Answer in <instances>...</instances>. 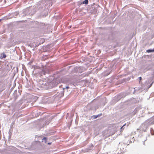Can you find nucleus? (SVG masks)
Here are the masks:
<instances>
[{
	"instance_id": "1",
	"label": "nucleus",
	"mask_w": 154,
	"mask_h": 154,
	"mask_svg": "<svg viewBox=\"0 0 154 154\" xmlns=\"http://www.w3.org/2000/svg\"><path fill=\"white\" fill-rule=\"evenodd\" d=\"M62 82L61 78L60 77H57L54 78L52 82L50 83V85L52 87H55L57 86L59 83Z\"/></svg>"
},
{
	"instance_id": "2",
	"label": "nucleus",
	"mask_w": 154,
	"mask_h": 154,
	"mask_svg": "<svg viewBox=\"0 0 154 154\" xmlns=\"http://www.w3.org/2000/svg\"><path fill=\"white\" fill-rule=\"evenodd\" d=\"M35 69V68H34ZM48 68H36L38 72L41 75L48 74L50 72L49 70L47 69Z\"/></svg>"
},
{
	"instance_id": "3",
	"label": "nucleus",
	"mask_w": 154,
	"mask_h": 154,
	"mask_svg": "<svg viewBox=\"0 0 154 154\" xmlns=\"http://www.w3.org/2000/svg\"><path fill=\"white\" fill-rule=\"evenodd\" d=\"M59 93V92H57V93L54 95L52 97H50L47 98V101H48L49 103H53L55 100H58L61 97H59L58 95V94Z\"/></svg>"
},
{
	"instance_id": "4",
	"label": "nucleus",
	"mask_w": 154,
	"mask_h": 154,
	"mask_svg": "<svg viewBox=\"0 0 154 154\" xmlns=\"http://www.w3.org/2000/svg\"><path fill=\"white\" fill-rule=\"evenodd\" d=\"M127 95V93L125 92H122L119 93L117 96H116L115 97L116 101H119L121 98L125 97Z\"/></svg>"
},
{
	"instance_id": "5",
	"label": "nucleus",
	"mask_w": 154,
	"mask_h": 154,
	"mask_svg": "<svg viewBox=\"0 0 154 154\" xmlns=\"http://www.w3.org/2000/svg\"><path fill=\"white\" fill-rule=\"evenodd\" d=\"M69 87L68 86H66L65 87H61L62 88L61 89V91L59 92L58 95L59 97H62L64 95V93L65 92V90L67 91V89L69 88Z\"/></svg>"
},
{
	"instance_id": "6",
	"label": "nucleus",
	"mask_w": 154,
	"mask_h": 154,
	"mask_svg": "<svg viewBox=\"0 0 154 154\" xmlns=\"http://www.w3.org/2000/svg\"><path fill=\"white\" fill-rule=\"evenodd\" d=\"M38 137V138H39V139H42V142H45V143H46L47 142V140L48 139V138L46 137H43L42 135H40L39 136H36L35 137Z\"/></svg>"
},
{
	"instance_id": "7",
	"label": "nucleus",
	"mask_w": 154,
	"mask_h": 154,
	"mask_svg": "<svg viewBox=\"0 0 154 154\" xmlns=\"http://www.w3.org/2000/svg\"><path fill=\"white\" fill-rule=\"evenodd\" d=\"M143 70V73H145L147 70H149L151 71V75L152 77L154 78V68L153 69H152V68H149L148 69V68H145V69H144Z\"/></svg>"
},
{
	"instance_id": "8",
	"label": "nucleus",
	"mask_w": 154,
	"mask_h": 154,
	"mask_svg": "<svg viewBox=\"0 0 154 154\" xmlns=\"http://www.w3.org/2000/svg\"><path fill=\"white\" fill-rule=\"evenodd\" d=\"M20 95V93L19 91H17V90L15 91L14 94L13 95L15 97V99H16L17 97H18L19 95Z\"/></svg>"
},
{
	"instance_id": "9",
	"label": "nucleus",
	"mask_w": 154,
	"mask_h": 154,
	"mask_svg": "<svg viewBox=\"0 0 154 154\" xmlns=\"http://www.w3.org/2000/svg\"><path fill=\"white\" fill-rule=\"evenodd\" d=\"M57 72H58L60 74L64 75L65 74L66 70L65 69H63L59 70L58 71H57Z\"/></svg>"
},
{
	"instance_id": "10",
	"label": "nucleus",
	"mask_w": 154,
	"mask_h": 154,
	"mask_svg": "<svg viewBox=\"0 0 154 154\" xmlns=\"http://www.w3.org/2000/svg\"><path fill=\"white\" fill-rule=\"evenodd\" d=\"M102 113H101L98 114L97 115H93L92 116H91V118L93 119H95L98 117L101 116H102Z\"/></svg>"
},
{
	"instance_id": "11",
	"label": "nucleus",
	"mask_w": 154,
	"mask_h": 154,
	"mask_svg": "<svg viewBox=\"0 0 154 154\" xmlns=\"http://www.w3.org/2000/svg\"><path fill=\"white\" fill-rule=\"evenodd\" d=\"M93 147V144H91V145L90 146L88 147L86 149L87 150L86 151H88L89 150L92 149Z\"/></svg>"
},
{
	"instance_id": "12",
	"label": "nucleus",
	"mask_w": 154,
	"mask_h": 154,
	"mask_svg": "<svg viewBox=\"0 0 154 154\" xmlns=\"http://www.w3.org/2000/svg\"><path fill=\"white\" fill-rule=\"evenodd\" d=\"M112 71V70H109V71L108 72H104V75L105 76H107L108 75H109L110 73Z\"/></svg>"
},
{
	"instance_id": "13",
	"label": "nucleus",
	"mask_w": 154,
	"mask_h": 154,
	"mask_svg": "<svg viewBox=\"0 0 154 154\" xmlns=\"http://www.w3.org/2000/svg\"><path fill=\"white\" fill-rule=\"evenodd\" d=\"M52 119H48L45 122V125H47L49 124V123L51 122Z\"/></svg>"
},
{
	"instance_id": "14",
	"label": "nucleus",
	"mask_w": 154,
	"mask_h": 154,
	"mask_svg": "<svg viewBox=\"0 0 154 154\" xmlns=\"http://www.w3.org/2000/svg\"><path fill=\"white\" fill-rule=\"evenodd\" d=\"M79 68H74L73 69H72V73H74L75 72H77L78 71V69Z\"/></svg>"
},
{
	"instance_id": "15",
	"label": "nucleus",
	"mask_w": 154,
	"mask_h": 154,
	"mask_svg": "<svg viewBox=\"0 0 154 154\" xmlns=\"http://www.w3.org/2000/svg\"><path fill=\"white\" fill-rule=\"evenodd\" d=\"M126 125V124L125 123L120 128V131L122 132L124 130L125 128V126Z\"/></svg>"
},
{
	"instance_id": "16",
	"label": "nucleus",
	"mask_w": 154,
	"mask_h": 154,
	"mask_svg": "<svg viewBox=\"0 0 154 154\" xmlns=\"http://www.w3.org/2000/svg\"><path fill=\"white\" fill-rule=\"evenodd\" d=\"M140 108L139 107H137L133 111V114H134L136 113L137 112L138 110L140 109Z\"/></svg>"
},
{
	"instance_id": "17",
	"label": "nucleus",
	"mask_w": 154,
	"mask_h": 154,
	"mask_svg": "<svg viewBox=\"0 0 154 154\" xmlns=\"http://www.w3.org/2000/svg\"><path fill=\"white\" fill-rule=\"evenodd\" d=\"M150 132L152 135H154V130L152 128L150 129Z\"/></svg>"
},
{
	"instance_id": "18",
	"label": "nucleus",
	"mask_w": 154,
	"mask_h": 154,
	"mask_svg": "<svg viewBox=\"0 0 154 154\" xmlns=\"http://www.w3.org/2000/svg\"><path fill=\"white\" fill-rule=\"evenodd\" d=\"M146 52L148 53H150L151 52H154V48L153 49H149L146 50Z\"/></svg>"
},
{
	"instance_id": "19",
	"label": "nucleus",
	"mask_w": 154,
	"mask_h": 154,
	"mask_svg": "<svg viewBox=\"0 0 154 154\" xmlns=\"http://www.w3.org/2000/svg\"><path fill=\"white\" fill-rule=\"evenodd\" d=\"M154 82H152L149 85H148L147 87V90H148L152 86V84Z\"/></svg>"
},
{
	"instance_id": "20",
	"label": "nucleus",
	"mask_w": 154,
	"mask_h": 154,
	"mask_svg": "<svg viewBox=\"0 0 154 154\" xmlns=\"http://www.w3.org/2000/svg\"><path fill=\"white\" fill-rule=\"evenodd\" d=\"M6 55L4 54H3L0 57L1 58H5L6 57Z\"/></svg>"
},
{
	"instance_id": "21",
	"label": "nucleus",
	"mask_w": 154,
	"mask_h": 154,
	"mask_svg": "<svg viewBox=\"0 0 154 154\" xmlns=\"http://www.w3.org/2000/svg\"><path fill=\"white\" fill-rule=\"evenodd\" d=\"M134 92H133L134 94L135 92V91H137L139 90V88H134Z\"/></svg>"
},
{
	"instance_id": "22",
	"label": "nucleus",
	"mask_w": 154,
	"mask_h": 154,
	"mask_svg": "<svg viewBox=\"0 0 154 154\" xmlns=\"http://www.w3.org/2000/svg\"><path fill=\"white\" fill-rule=\"evenodd\" d=\"M83 3L85 4H87L88 3V0H85L83 2Z\"/></svg>"
},
{
	"instance_id": "23",
	"label": "nucleus",
	"mask_w": 154,
	"mask_h": 154,
	"mask_svg": "<svg viewBox=\"0 0 154 154\" xmlns=\"http://www.w3.org/2000/svg\"><path fill=\"white\" fill-rule=\"evenodd\" d=\"M138 79L139 80V83H140L142 80V77H140L138 78Z\"/></svg>"
},
{
	"instance_id": "24",
	"label": "nucleus",
	"mask_w": 154,
	"mask_h": 154,
	"mask_svg": "<svg viewBox=\"0 0 154 154\" xmlns=\"http://www.w3.org/2000/svg\"><path fill=\"white\" fill-rule=\"evenodd\" d=\"M48 83H43L42 85L46 86L48 85Z\"/></svg>"
},
{
	"instance_id": "25",
	"label": "nucleus",
	"mask_w": 154,
	"mask_h": 154,
	"mask_svg": "<svg viewBox=\"0 0 154 154\" xmlns=\"http://www.w3.org/2000/svg\"><path fill=\"white\" fill-rule=\"evenodd\" d=\"M150 124L152 125L154 124V118L153 120L151 122Z\"/></svg>"
},
{
	"instance_id": "26",
	"label": "nucleus",
	"mask_w": 154,
	"mask_h": 154,
	"mask_svg": "<svg viewBox=\"0 0 154 154\" xmlns=\"http://www.w3.org/2000/svg\"><path fill=\"white\" fill-rule=\"evenodd\" d=\"M42 114L41 113V112H38L37 113V116H39L40 115H42Z\"/></svg>"
},
{
	"instance_id": "27",
	"label": "nucleus",
	"mask_w": 154,
	"mask_h": 154,
	"mask_svg": "<svg viewBox=\"0 0 154 154\" xmlns=\"http://www.w3.org/2000/svg\"><path fill=\"white\" fill-rule=\"evenodd\" d=\"M131 78V77H128L127 79V80L128 81L130 80Z\"/></svg>"
},
{
	"instance_id": "28",
	"label": "nucleus",
	"mask_w": 154,
	"mask_h": 154,
	"mask_svg": "<svg viewBox=\"0 0 154 154\" xmlns=\"http://www.w3.org/2000/svg\"><path fill=\"white\" fill-rule=\"evenodd\" d=\"M35 142L37 143H39V144H41V142L39 141H38V140H37V141H35Z\"/></svg>"
},
{
	"instance_id": "29",
	"label": "nucleus",
	"mask_w": 154,
	"mask_h": 154,
	"mask_svg": "<svg viewBox=\"0 0 154 154\" xmlns=\"http://www.w3.org/2000/svg\"><path fill=\"white\" fill-rule=\"evenodd\" d=\"M54 116H51L50 118L49 119H52L54 118Z\"/></svg>"
},
{
	"instance_id": "30",
	"label": "nucleus",
	"mask_w": 154,
	"mask_h": 154,
	"mask_svg": "<svg viewBox=\"0 0 154 154\" xmlns=\"http://www.w3.org/2000/svg\"><path fill=\"white\" fill-rule=\"evenodd\" d=\"M48 144L49 145H51V143H52L51 142H48Z\"/></svg>"
},
{
	"instance_id": "31",
	"label": "nucleus",
	"mask_w": 154,
	"mask_h": 154,
	"mask_svg": "<svg viewBox=\"0 0 154 154\" xmlns=\"http://www.w3.org/2000/svg\"><path fill=\"white\" fill-rule=\"evenodd\" d=\"M46 125H45V123L43 124V125H42V128H44V127H45V126H46Z\"/></svg>"
},
{
	"instance_id": "32",
	"label": "nucleus",
	"mask_w": 154,
	"mask_h": 154,
	"mask_svg": "<svg viewBox=\"0 0 154 154\" xmlns=\"http://www.w3.org/2000/svg\"><path fill=\"white\" fill-rule=\"evenodd\" d=\"M137 131L138 132H140V129H137Z\"/></svg>"
},
{
	"instance_id": "33",
	"label": "nucleus",
	"mask_w": 154,
	"mask_h": 154,
	"mask_svg": "<svg viewBox=\"0 0 154 154\" xmlns=\"http://www.w3.org/2000/svg\"><path fill=\"white\" fill-rule=\"evenodd\" d=\"M143 131H144V132H146V129H143Z\"/></svg>"
},
{
	"instance_id": "34",
	"label": "nucleus",
	"mask_w": 154,
	"mask_h": 154,
	"mask_svg": "<svg viewBox=\"0 0 154 154\" xmlns=\"http://www.w3.org/2000/svg\"><path fill=\"white\" fill-rule=\"evenodd\" d=\"M71 66H68L67 67L70 68V67H71Z\"/></svg>"
},
{
	"instance_id": "35",
	"label": "nucleus",
	"mask_w": 154,
	"mask_h": 154,
	"mask_svg": "<svg viewBox=\"0 0 154 154\" xmlns=\"http://www.w3.org/2000/svg\"><path fill=\"white\" fill-rule=\"evenodd\" d=\"M23 68V69H24V68L25 69H24L25 70H26V68Z\"/></svg>"
},
{
	"instance_id": "36",
	"label": "nucleus",
	"mask_w": 154,
	"mask_h": 154,
	"mask_svg": "<svg viewBox=\"0 0 154 154\" xmlns=\"http://www.w3.org/2000/svg\"><path fill=\"white\" fill-rule=\"evenodd\" d=\"M141 69H141V71H142V70H143V69H144V68H141Z\"/></svg>"
},
{
	"instance_id": "37",
	"label": "nucleus",
	"mask_w": 154,
	"mask_h": 154,
	"mask_svg": "<svg viewBox=\"0 0 154 154\" xmlns=\"http://www.w3.org/2000/svg\"><path fill=\"white\" fill-rule=\"evenodd\" d=\"M17 68V70H18V68Z\"/></svg>"
},
{
	"instance_id": "38",
	"label": "nucleus",
	"mask_w": 154,
	"mask_h": 154,
	"mask_svg": "<svg viewBox=\"0 0 154 154\" xmlns=\"http://www.w3.org/2000/svg\"><path fill=\"white\" fill-rule=\"evenodd\" d=\"M128 125H127V127H128Z\"/></svg>"
},
{
	"instance_id": "39",
	"label": "nucleus",
	"mask_w": 154,
	"mask_h": 154,
	"mask_svg": "<svg viewBox=\"0 0 154 154\" xmlns=\"http://www.w3.org/2000/svg\"><path fill=\"white\" fill-rule=\"evenodd\" d=\"M59 87H60V88H61L60 86H59Z\"/></svg>"
},
{
	"instance_id": "40",
	"label": "nucleus",
	"mask_w": 154,
	"mask_h": 154,
	"mask_svg": "<svg viewBox=\"0 0 154 154\" xmlns=\"http://www.w3.org/2000/svg\"><path fill=\"white\" fill-rule=\"evenodd\" d=\"M132 78L133 79V77H132Z\"/></svg>"
},
{
	"instance_id": "41",
	"label": "nucleus",
	"mask_w": 154,
	"mask_h": 154,
	"mask_svg": "<svg viewBox=\"0 0 154 154\" xmlns=\"http://www.w3.org/2000/svg\"><path fill=\"white\" fill-rule=\"evenodd\" d=\"M16 14H17V12H16Z\"/></svg>"
}]
</instances>
